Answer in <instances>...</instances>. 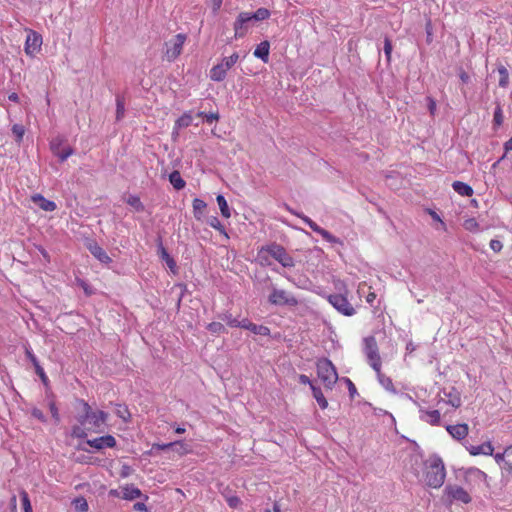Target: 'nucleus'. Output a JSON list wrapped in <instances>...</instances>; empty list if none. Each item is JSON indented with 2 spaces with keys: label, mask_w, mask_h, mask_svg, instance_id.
<instances>
[{
  "label": "nucleus",
  "mask_w": 512,
  "mask_h": 512,
  "mask_svg": "<svg viewBox=\"0 0 512 512\" xmlns=\"http://www.w3.org/2000/svg\"><path fill=\"white\" fill-rule=\"evenodd\" d=\"M446 477L445 465L439 456L431 455L423 462V480L430 488H440Z\"/></svg>",
  "instance_id": "obj_1"
},
{
  "label": "nucleus",
  "mask_w": 512,
  "mask_h": 512,
  "mask_svg": "<svg viewBox=\"0 0 512 512\" xmlns=\"http://www.w3.org/2000/svg\"><path fill=\"white\" fill-rule=\"evenodd\" d=\"M77 404L81 407L83 412L77 417L79 424L82 426L89 425L87 427L89 431L96 433L101 432L107 422L108 413L102 410L93 411L91 406L83 399L77 400Z\"/></svg>",
  "instance_id": "obj_2"
},
{
  "label": "nucleus",
  "mask_w": 512,
  "mask_h": 512,
  "mask_svg": "<svg viewBox=\"0 0 512 512\" xmlns=\"http://www.w3.org/2000/svg\"><path fill=\"white\" fill-rule=\"evenodd\" d=\"M441 501L446 506H451L454 503L469 504L472 501V497L463 487L456 484H448L443 490Z\"/></svg>",
  "instance_id": "obj_3"
},
{
  "label": "nucleus",
  "mask_w": 512,
  "mask_h": 512,
  "mask_svg": "<svg viewBox=\"0 0 512 512\" xmlns=\"http://www.w3.org/2000/svg\"><path fill=\"white\" fill-rule=\"evenodd\" d=\"M317 375L325 388L332 389L338 380L335 366L327 358H321L316 363Z\"/></svg>",
  "instance_id": "obj_4"
},
{
  "label": "nucleus",
  "mask_w": 512,
  "mask_h": 512,
  "mask_svg": "<svg viewBox=\"0 0 512 512\" xmlns=\"http://www.w3.org/2000/svg\"><path fill=\"white\" fill-rule=\"evenodd\" d=\"M239 53L234 52L230 56L223 57L209 71V77L214 82H222L226 79L228 71L239 61Z\"/></svg>",
  "instance_id": "obj_5"
},
{
  "label": "nucleus",
  "mask_w": 512,
  "mask_h": 512,
  "mask_svg": "<svg viewBox=\"0 0 512 512\" xmlns=\"http://www.w3.org/2000/svg\"><path fill=\"white\" fill-rule=\"evenodd\" d=\"M187 40L186 34L179 33L164 43L163 58L168 62L175 61L182 53Z\"/></svg>",
  "instance_id": "obj_6"
},
{
  "label": "nucleus",
  "mask_w": 512,
  "mask_h": 512,
  "mask_svg": "<svg viewBox=\"0 0 512 512\" xmlns=\"http://www.w3.org/2000/svg\"><path fill=\"white\" fill-rule=\"evenodd\" d=\"M364 352L367 357L369 365L379 375L381 372L382 362L375 337L369 336L364 338Z\"/></svg>",
  "instance_id": "obj_7"
},
{
  "label": "nucleus",
  "mask_w": 512,
  "mask_h": 512,
  "mask_svg": "<svg viewBox=\"0 0 512 512\" xmlns=\"http://www.w3.org/2000/svg\"><path fill=\"white\" fill-rule=\"evenodd\" d=\"M267 253L278 261L285 268H292L295 266L294 259L289 255L286 249L278 244H272L265 248Z\"/></svg>",
  "instance_id": "obj_8"
},
{
  "label": "nucleus",
  "mask_w": 512,
  "mask_h": 512,
  "mask_svg": "<svg viewBox=\"0 0 512 512\" xmlns=\"http://www.w3.org/2000/svg\"><path fill=\"white\" fill-rule=\"evenodd\" d=\"M329 303L340 313L345 316H352L355 314L354 307L350 304L347 297L342 294H332L328 296Z\"/></svg>",
  "instance_id": "obj_9"
},
{
  "label": "nucleus",
  "mask_w": 512,
  "mask_h": 512,
  "mask_svg": "<svg viewBox=\"0 0 512 512\" xmlns=\"http://www.w3.org/2000/svg\"><path fill=\"white\" fill-rule=\"evenodd\" d=\"M288 210H289L292 214H294V215L298 216L299 218H301V219L303 220V222H304L305 224H307V225L310 227V229H311L312 231H314L315 233H317V234L321 235V237H322L324 240H326L327 242H329V243H333V244H334V243H339V242H340L338 238H336L334 235H332L329 231H327V230L323 229L322 227H320L316 222H314V221H313L312 219H310L309 217H307V216H305V215H303V214L296 213V212H294V211H293L292 209H290V208H288Z\"/></svg>",
  "instance_id": "obj_10"
},
{
  "label": "nucleus",
  "mask_w": 512,
  "mask_h": 512,
  "mask_svg": "<svg viewBox=\"0 0 512 512\" xmlns=\"http://www.w3.org/2000/svg\"><path fill=\"white\" fill-rule=\"evenodd\" d=\"M270 303L274 305H289L296 306L298 304L297 299L286 290L274 289L269 296Z\"/></svg>",
  "instance_id": "obj_11"
},
{
  "label": "nucleus",
  "mask_w": 512,
  "mask_h": 512,
  "mask_svg": "<svg viewBox=\"0 0 512 512\" xmlns=\"http://www.w3.org/2000/svg\"><path fill=\"white\" fill-rule=\"evenodd\" d=\"M42 45V37L40 34L33 30H29L25 41V53L33 56L37 53Z\"/></svg>",
  "instance_id": "obj_12"
},
{
  "label": "nucleus",
  "mask_w": 512,
  "mask_h": 512,
  "mask_svg": "<svg viewBox=\"0 0 512 512\" xmlns=\"http://www.w3.org/2000/svg\"><path fill=\"white\" fill-rule=\"evenodd\" d=\"M252 21L249 12H241L234 22V37L236 39L242 38L247 32L246 24Z\"/></svg>",
  "instance_id": "obj_13"
},
{
  "label": "nucleus",
  "mask_w": 512,
  "mask_h": 512,
  "mask_svg": "<svg viewBox=\"0 0 512 512\" xmlns=\"http://www.w3.org/2000/svg\"><path fill=\"white\" fill-rule=\"evenodd\" d=\"M464 478L467 483H485L487 484L488 476L485 472L481 471L480 469L476 467H470L468 468L464 473Z\"/></svg>",
  "instance_id": "obj_14"
},
{
  "label": "nucleus",
  "mask_w": 512,
  "mask_h": 512,
  "mask_svg": "<svg viewBox=\"0 0 512 512\" xmlns=\"http://www.w3.org/2000/svg\"><path fill=\"white\" fill-rule=\"evenodd\" d=\"M87 444L96 450L114 448L116 446V439L112 435H105L92 440H87Z\"/></svg>",
  "instance_id": "obj_15"
},
{
  "label": "nucleus",
  "mask_w": 512,
  "mask_h": 512,
  "mask_svg": "<svg viewBox=\"0 0 512 512\" xmlns=\"http://www.w3.org/2000/svg\"><path fill=\"white\" fill-rule=\"evenodd\" d=\"M31 200L33 203L38 205L40 209L46 212H52L57 208V205L54 201L46 199L43 195L39 193L32 195Z\"/></svg>",
  "instance_id": "obj_16"
},
{
  "label": "nucleus",
  "mask_w": 512,
  "mask_h": 512,
  "mask_svg": "<svg viewBox=\"0 0 512 512\" xmlns=\"http://www.w3.org/2000/svg\"><path fill=\"white\" fill-rule=\"evenodd\" d=\"M87 248L90 253L100 262L108 264L112 261L104 249L100 247L95 241L90 242Z\"/></svg>",
  "instance_id": "obj_17"
},
{
  "label": "nucleus",
  "mask_w": 512,
  "mask_h": 512,
  "mask_svg": "<svg viewBox=\"0 0 512 512\" xmlns=\"http://www.w3.org/2000/svg\"><path fill=\"white\" fill-rule=\"evenodd\" d=\"M467 450L473 456H477V455L492 456L493 452H494V447H493L492 443L488 441V442L482 443L481 445H477V446L471 445V446L467 447Z\"/></svg>",
  "instance_id": "obj_18"
},
{
  "label": "nucleus",
  "mask_w": 512,
  "mask_h": 512,
  "mask_svg": "<svg viewBox=\"0 0 512 512\" xmlns=\"http://www.w3.org/2000/svg\"><path fill=\"white\" fill-rule=\"evenodd\" d=\"M448 433L456 440L464 439L469 432V427L467 424H456V425H448L446 427Z\"/></svg>",
  "instance_id": "obj_19"
},
{
  "label": "nucleus",
  "mask_w": 512,
  "mask_h": 512,
  "mask_svg": "<svg viewBox=\"0 0 512 512\" xmlns=\"http://www.w3.org/2000/svg\"><path fill=\"white\" fill-rule=\"evenodd\" d=\"M121 493V498L125 500H134L142 495L141 490L132 484L121 487Z\"/></svg>",
  "instance_id": "obj_20"
},
{
  "label": "nucleus",
  "mask_w": 512,
  "mask_h": 512,
  "mask_svg": "<svg viewBox=\"0 0 512 512\" xmlns=\"http://www.w3.org/2000/svg\"><path fill=\"white\" fill-rule=\"evenodd\" d=\"M269 51L270 43L265 40L257 45L253 54L255 57L260 58L264 63H267L269 60Z\"/></svg>",
  "instance_id": "obj_21"
},
{
  "label": "nucleus",
  "mask_w": 512,
  "mask_h": 512,
  "mask_svg": "<svg viewBox=\"0 0 512 512\" xmlns=\"http://www.w3.org/2000/svg\"><path fill=\"white\" fill-rule=\"evenodd\" d=\"M192 207L195 219L198 221L202 220L207 208V204L202 199L195 198L192 202Z\"/></svg>",
  "instance_id": "obj_22"
},
{
  "label": "nucleus",
  "mask_w": 512,
  "mask_h": 512,
  "mask_svg": "<svg viewBox=\"0 0 512 512\" xmlns=\"http://www.w3.org/2000/svg\"><path fill=\"white\" fill-rule=\"evenodd\" d=\"M444 396L447 398V403L451 406L458 408L461 405L460 393L455 388H451L448 393L444 392Z\"/></svg>",
  "instance_id": "obj_23"
},
{
  "label": "nucleus",
  "mask_w": 512,
  "mask_h": 512,
  "mask_svg": "<svg viewBox=\"0 0 512 512\" xmlns=\"http://www.w3.org/2000/svg\"><path fill=\"white\" fill-rule=\"evenodd\" d=\"M169 181L176 190H181L186 185V182L182 178L180 172L177 170L170 173Z\"/></svg>",
  "instance_id": "obj_24"
},
{
  "label": "nucleus",
  "mask_w": 512,
  "mask_h": 512,
  "mask_svg": "<svg viewBox=\"0 0 512 512\" xmlns=\"http://www.w3.org/2000/svg\"><path fill=\"white\" fill-rule=\"evenodd\" d=\"M454 191L462 196H471L473 194V189L468 184L461 181H454L452 184Z\"/></svg>",
  "instance_id": "obj_25"
},
{
  "label": "nucleus",
  "mask_w": 512,
  "mask_h": 512,
  "mask_svg": "<svg viewBox=\"0 0 512 512\" xmlns=\"http://www.w3.org/2000/svg\"><path fill=\"white\" fill-rule=\"evenodd\" d=\"M313 397L316 399L318 405L321 409H326L328 407V401L326 400L323 392L317 386H312Z\"/></svg>",
  "instance_id": "obj_26"
},
{
  "label": "nucleus",
  "mask_w": 512,
  "mask_h": 512,
  "mask_svg": "<svg viewBox=\"0 0 512 512\" xmlns=\"http://www.w3.org/2000/svg\"><path fill=\"white\" fill-rule=\"evenodd\" d=\"M208 224L217 230L220 234H222L226 239H229V235L224 227V225L220 222V220L216 216H212L208 219Z\"/></svg>",
  "instance_id": "obj_27"
},
{
  "label": "nucleus",
  "mask_w": 512,
  "mask_h": 512,
  "mask_svg": "<svg viewBox=\"0 0 512 512\" xmlns=\"http://www.w3.org/2000/svg\"><path fill=\"white\" fill-rule=\"evenodd\" d=\"M216 201L218 203L221 215L224 218H230L231 217V211H230V208L228 206V203H227L225 197L223 195H218L216 197Z\"/></svg>",
  "instance_id": "obj_28"
},
{
  "label": "nucleus",
  "mask_w": 512,
  "mask_h": 512,
  "mask_svg": "<svg viewBox=\"0 0 512 512\" xmlns=\"http://www.w3.org/2000/svg\"><path fill=\"white\" fill-rule=\"evenodd\" d=\"M422 414H421V419H423L424 421L430 423V424H436L439 422L440 420V413L438 410H433V411H421Z\"/></svg>",
  "instance_id": "obj_29"
},
{
  "label": "nucleus",
  "mask_w": 512,
  "mask_h": 512,
  "mask_svg": "<svg viewBox=\"0 0 512 512\" xmlns=\"http://www.w3.org/2000/svg\"><path fill=\"white\" fill-rule=\"evenodd\" d=\"M497 70L500 75L499 86L502 88H506L509 84V72H508L507 68L503 65H500L497 68Z\"/></svg>",
  "instance_id": "obj_30"
},
{
  "label": "nucleus",
  "mask_w": 512,
  "mask_h": 512,
  "mask_svg": "<svg viewBox=\"0 0 512 512\" xmlns=\"http://www.w3.org/2000/svg\"><path fill=\"white\" fill-rule=\"evenodd\" d=\"M366 288L369 290L368 294L365 297L366 302L369 304H372L374 302V300L376 299V294H375V292L371 291L372 288L370 286H368L366 282H361L359 284L358 293L359 294L364 293Z\"/></svg>",
  "instance_id": "obj_31"
},
{
  "label": "nucleus",
  "mask_w": 512,
  "mask_h": 512,
  "mask_svg": "<svg viewBox=\"0 0 512 512\" xmlns=\"http://www.w3.org/2000/svg\"><path fill=\"white\" fill-rule=\"evenodd\" d=\"M126 203L133 207L137 212L144 211V205L141 202L140 197L137 195H130L126 200Z\"/></svg>",
  "instance_id": "obj_32"
},
{
  "label": "nucleus",
  "mask_w": 512,
  "mask_h": 512,
  "mask_svg": "<svg viewBox=\"0 0 512 512\" xmlns=\"http://www.w3.org/2000/svg\"><path fill=\"white\" fill-rule=\"evenodd\" d=\"M505 463L501 466L503 470H505L508 473H512V445L508 446L505 449Z\"/></svg>",
  "instance_id": "obj_33"
},
{
  "label": "nucleus",
  "mask_w": 512,
  "mask_h": 512,
  "mask_svg": "<svg viewBox=\"0 0 512 512\" xmlns=\"http://www.w3.org/2000/svg\"><path fill=\"white\" fill-rule=\"evenodd\" d=\"M250 17L255 21L266 20L270 17V11L267 8H259L254 13H250Z\"/></svg>",
  "instance_id": "obj_34"
},
{
  "label": "nucleus",
  "mask_w": 512,
  "mask_h": 512,
  "mask_svg": "<svg viewBox=\"0 0 512 512\" xmlns=\"http://www.w3.org/2000/svg\"><path fill=\"white\" fill-rule=\"evenodd\" d=\"M248 330L256 335H262V336L270 335V329L264 325H256V324L252 323V325H250L248 327Z\"/></svg>",
  "instance_id": "obj_35"
},
{
  "label": "nucleus",
  "mask_w": 512,
  "mask_h": 512,
  "mask_svg": "<svg viewBox=\"0 0 512 512\" xmlns=\"http://www.w3.org/2000/svg\"><path fill=\"white\" fill-rule=\"evenodd\" d=\"M174 447H176V452L180 456H184L192 452L191 447L183 441H175Z\"/></svg>",
  "instance_id": "obj_36"
},
{
  "label": "nucleus",
  "mask_w": 512,
  "mask_h": 512,
  "mask_svg": "<svg viewBox=\"0 0 512 512\" xmlns=\"http://www.w3.org/2000/svg\"><path fill=\"white\" fill-rule=\"evenodd\" d=\"M425 211L431 216V218L435 222H437L438 225L435 227L436 230H446L445 223L442 221L440 215L436 211L431 209H425Z\"/></svg>",
  "instance_id": "obj_37"
},
{
  "label": "nucleus",
  "mask_w": 512,
  "mask_h": 512,
  "mask_svg": "<svg viewBox=\"0 0 512 512\" xmlns=\"http://www.w3.org/2000/svg\"><path fill=\"white\" fill-rule=\"evenodd\" d=\"M160 251H161V258L166 262L169 269L172 271H175L177 266H176V262L174 261V259L168 254V252L166 251V249L164 247H161Z\"/></svg>",
  "instance_id": "obj_38"
},
{
  "label": "nucleus",
  "mask_w": 512,
  "mask_h": 512,
  "mask_svg": "<svg viewBox=\"0 0 512 512\" xmlns=\"http://www.w3.org/2000/svg\"><path fill=\"white\" fill-rule=\"evenodd\" d=\"M75 509L78 512H87L89 509V505L87 500L84 497H78L73 501Z\"/></svg>",
  "instance_id": "obj_39"
},
{
  "label": "nucleus",
  "mask_w": 512,
  "mask_h": 512,
  "mask_svg": "<svg viewBox=\"0 0 512 512\" xmlns=\"http://www.w3.org/2000/svg\"><path fill=\"white\" fill-rule=\"evenodd\" d=\"M116 415L123 419L125 422H128L131 418V414L125 405H117Z\"/></svg>",
  "instance_id": "obj_40"
},
{
  "label": "nucleus",
  "mask_w": 512,
  "mask_h": 512,
  "mask_svg": "<svg viewBox=\"0 0 512 512\" xmlns=\"http://www.w3.org/2000/svg\"><path fill=\"white\" fill-rule=\"evenodd\" d=\"M192 124V116L188 113H184L181 117H179L176 121V126L178 128L188 127Z\"/></svg>",
  "instance_id": "obj_41"
},
{
  "label": "nucleus",
  "mask_w": 512,
  "mask_h": 512,
  "mask_svg": "<svg viewBox=\"0 0 512 512\" xmlns=\"http://www.w3.org/2000/svg\"><path fill=\"white\" fill-rule=\"evenodd\" d=\"M24 512H33L28 493L25 490L20 492Z\"/></svg>",
  "instance_id": "obj_42"
},
{
  "label": "nucleus",
  "mask_w": 512,
  "mask_h": 512,
  "mask_svg": "<svg viewBox=\"0 0 512 512\" xmlns=\"http://www.w3.org/2000/svg\"><path fill=\"white\" fill-rule=\"evenodd\" d=\"M207 330H209L213 334H222L225 332V327L220 322H211L207 325Z\"/></svg>",
  "instance_id": "obj_43"
},
{
  "label": "nucleus",
  "mask_w": 512,
  "mask_h": 512,
  "mask_svg": "<svg viewBox=\"0 0 512 512\" xmlns=\"http://www.w3.org/2000/svg\"><path fill=\"white\" fill-rule=\"evenodd\" d=\"M464 228L470 232H476L479 229V224L475 218H468L463 223Z\"/></svg>",
  "instance_id": "obj_44"
},
{
  "label": "nucleus",
  "mask_w": 512,
  "mask_h": 512,
  "mask_svg": "<svg viewBox=\"0 0 512 512\" xmlns=\"http://www.w3.org/2000/svg\"><path fill=\"white\" fill-rule=\"evenodd\" d=\"M12 133L15 135L16 141L21 142L25 133V129L20 124H14L12 126Z\"/></svg>",
  "instance_id": "obj_45"
},
{
  "label": "nucleus",
  "mask_w": 512,
  "mask_h": 512,
  "mask_svg": "<svg viewBox=\"0 0 512 512\" xmlns=\"http://www.w3.org/2000/svg\"><path fill=\"white\" fill-rule=\"evenodd\" d=\"M25 355H26L27 359L34 366V369L37 368V365H40L37 357L35 356V354L33 353V351L31 350V348L29 346H25Z\"/></svg>",
  "instance_id": "obj_46"
},
{
  "label": "nucleus",
  "mask_w": 512,
  "mask_h": 512,
  "mask_svg": "<svg viewBox=\"0 0 512 512\" xmlns=\"http://www.w3.org/2000/svg\"><path fill=\"white\" fill-rule=\"evenodd\" d=\"M72 436L75 438H84L87 436V433L85 429L82 427V425H76L72 428Z\"/></svg>",
  "instance_id": "obj_47"
},
{
  "label": "nucleus",
  "mask_w": 512,
  "mask_h": 512,
  "mask_svg": "<svg viewBox=\"0 0 512 512\" xmlns=\"http://www.w3.org/2000/svg\"><path fill=\"white\" fill-rule=\"evenodd\" d=\"M116 119L120 120L124 116L125 107L122 99L117 98L116 101Z\"/></svg>",
  "instance_id": "obj_48"
},
{
  "label": "nucleus",
  "mask_w": 512,
  "mask_h": 512,
  "mask_svg": "<svg viewBox=\"0 0 512 512\" xmlns=\"http://www.w3.org/2000/svg\"><path fill=\"white\" fill-rule=\"evenodd\" d=\"M35 373L39 376V378L41 379L42 383L45 385V386H48L49 384V379L44 371V369L42 368L41 365H37V368H35Z\"/></svg>",
  "instance_id": "obj_49"
},
{
  "label": "nucleus",
  "mask_w": 512,
  "mask_h": 512,
  "mask_svg": "<svg viewBox=\"0 0 512 512\" xmlns=\"http://www.w3.org/2000/svg\"><path fill=\"white\" fill-rule=\"evenodd\" d=\"M493 122L495 125L500 126L503 123V113L501 107L498 105L494 111Z\"/></svg>",
  "instance_id": "obj_50"
},
{
  "label": "nucleus",
  "mask_w": 512,
  "mask_h": 512,
  "mask_svg": "<svg viewBox=\"0 0 512 512\" xmlns=\"http://www.w3.org/2000/svg\"><path fill=\"white\" fill-rule=\"evenodd\" d=\"M49 410H50L51 415L54 418L55 422L59 423L60 422V415H59V411H58V408L56 406V403L54 401H51L49 403Z\"/></svg>",
  "instance_id": "obj_51"
},
{
  "label": "nucleus",
  "mask_w": 512,
  "mask_h": 512,
  "mask_svg": "<svg viewBox=\"0 0 512 512\" xmlns=\"http://www.w3.org/2000/svg\"><path fill=\"white\" fill-rule=\"evenodd\" d=\"M198 116L200 117H204L206 122L211 124L212 122L214 121H217L219 119V114L218 113H204V112H199L198 113Z\"/></svg>",
  "instance_id": "obj_52"
},
{
  "label": "nucleus",
  "mask_w": 512,
  "mask_h": 512,
  "mask_svg": "<svg viewBox=\"0 0 512 512\" xmlns=\"http://www.w3.org/2000/svg\"><path fill=\"white\" fill-rule=\"evenodd\" d=\"M76 282L77 284L83 289L84 293L87 295V296H91L94 292L92 290V288L88 285L87 282H85L84 280L82 279H76Z\"/></svg>",
  "instance_id": "obj_53"
},
{
  "label": "nucleus",
  "mask_w": 512,
  "mask_h": 512,
  "mask_svg": "<svg viewBox=\"0 0 512 512\" xmlns=\"http://www.w3.org/2000/svg\"><path fill=\"white\" fill-rule=\"evenodd\" d=\"M226 502L231 508H237L241 504L240 498L235 495L226 497Z\"/></svg>",
  "instance_id": "obj_54"
},
{
  "label": "nucleus",
  "mask_w": 512,
  "mask_h": 512,
  "mask_svg": "<svg viewBox=\"0 0 512 512\" xmlns=\"http://www.w3.org/2000/svg\"><path fill=\"white\" fill-rule=\"evenodd\" d=\"M174 447V442H170V443H164V444H159V443H154L152 445V449L150 452H147L148 454H151L153 450L157 449V450H167V449H170Z\"/></svg>",
  "instance_id": "obj_55"
},
{
  "label": "nucleus",
  "mask_w": 512,
  "mask_h": 512,
  "mask_svg": "<svg viewBox=\"0 0 512 512\" xmlns=\"http://www.w3.org/2000/svg\"><path fill=\"white\" fill-rule=\"evenodd\" d=\"M384 53L386 55L387 61H390L391 53H392V44H391V41L389 40V38H385Z\"/></svg>",
  "instance_id": "obj_56"
},
{
  "label": "nucleus",
  "mask_w": 512,
  "mask_h": 512,
  "mask_svg": "<svg viewBox=\"0 0 512 512\" xmlns=\"http://www.w3.org/2000/svg\"><path fill=\"white\" fill-rule=\"evenodd\" d=\"M31 414L34 418L38 419L39 421L46 422V417L42 410H40L39 408H33Z\"/></svg>",
  "instance_id": "obj_57"
},
{
  "label": "nucleus",
  "mask_w": 512,
  "mask_h": 512,
  "mask_svg": "<svg viewBox=\"0 0 512 512\" xmlns=\"http://www.w3.org/2000/svg\"><path fill=\"white\" fill-rule=\"evenodd\" d=\"M223 320L226 321L227 325L230 327H238L239 326V320L236 318H233L231 314L225 315L223 317Z\"/></svg>",
  "instance_id": "obj_58"
},
{
  "label": "nucleus",
  "mask_w": 512,
  "mask_h": 512,
  "mask_svg": "<svg viewBox=\"0 0 512 512\" xmlns=\"http://www.w3.org/2000/svg\"><path fill=\"white\" fill-rule=\"evenodd\" d=\"M490 248L494 252H500L501 249L503 248V245H502L501 241L493 239V240L490 241Z\"/></svg>",
  "instance_id": "obj_59"
},
{
  "label": "nucleus",
  "mask_w": 512,
  "mask_h": 512,
  "mask_svg": "<svg viewBox=\"0 0 512 512\" xmlns=\"http://www.w3.org/2000/svg\"><path fill=\"white\" fill-rule=\"evenodd\" d=\"M299 382L303 385H309L310 388L312 389V386H315L311 380L309 379V377L307 375H304V374H301L299 375Z\"/></svg>",
  "instance_id": "obj_60"
},
{
  "label": "nucleus",
  "mask_w": 512,
  "mask_h": 512,
  "mask_svg": "<svg viewBox=\"0 0 512 512\" xmlns=\"http://www.w3.org/2000/svg\"><path fill=\"white\" fill-rule=\"evenodd\" d=\"M504 455H505V451L503 453H496L495 455L493 454L492 456H494L496 463L499 464L500 466H502V463L503 464L505 463V458H506V456H504Z\"/></svg>",
  "instance_id": "obj_61"
},
{
  "label": "nucleus",
  "mask_w": 512,
  "mask_h": 512,
  "mask_svg": "<svg viewBox=\"0 0 512 512\" xmlns=\"http://www.w3.org/2000/svg\"><path fill=\"white\" fill-rule=\"evenodd\" d=\"M133 509L139 512H147V506L141 502L135 503Z\"/></svg>",
  "instance_id": "obj_62"
},
{
  "label": "nucleus",
  "mask_w": 512,
  "mask_h": 512,
  "mask_svg": "<svg viewBox=\"0 0 512 512\" xmlns=\"http://www.w3.org/2000/svg\"><path fill=\"white\" fill-rule=\"evenodd\" d=\"M210 1H211L213 11L214 12L219 11V9L222 6L223 0H210Z\"/></svg>",
  "instance_id": "obj_63"
},
{
  "label": "nucleus",
  "mask_w": 512,
  "mask_h": 512,
  "mask_svg": "<svg viewBox=\"0 0 512 512\" xmlns=\"http://www.w3.org/2000/svg\"><path fill=\"white\" fill-rule=\"evenodd\" d=\"M459 77L463 83H468L470 80V76L463 70L460 71Z\"/></svg>",
  "instance_id": "obj_64"
}]
</instances>
